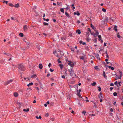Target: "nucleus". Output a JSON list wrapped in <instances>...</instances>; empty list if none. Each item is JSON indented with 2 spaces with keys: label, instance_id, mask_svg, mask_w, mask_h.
Instances as JSON below:
<instances>
[{
  "label": "nucleus",
  "instance_id": "obj_1",
  "mask_svg": "<svg viewBox=\"0 0 123 123\" xmlns=\"http://www.w3.org/2000/svg\"><path fill=\"white\" fill-rule=\"evenodd\" d=\"M18 67L19 70L24 71L25 69V68L22 64H19L18 65Z\"/></svg>",
  "mask_w": 123,
  "mask_h": 123
},
{
  "label": "nucleus",
  "instance_id": "obj_2",
  "mask_svg": "<svg viewBox=\"0 0 123 123\" xmlns=\"http://www.w3.org/2000/svg\"><path fill=\"white\" fill-rule=\"evenodd\" d=\"M67 63L68 65L71 67L70 69H72L73 68L72 67L74 66V63L71 62V61H68Z\"/></svg>",
  "mask_w": 123,
  "mask_h": 123
},
{
  "label": "nucleus",
  "instance_id": "obj_3",
  "mask_svg": "<svg viewBox=\"0 0 123 123\" xmlns=\"http://www.w3.org/2000/svg\"><path fill=\"white\" fill-rule=\"evenodd\" d=\"M72 69H69L70 76H76V74L74 73V72L72 70Z\"/></svg>",
  "mask_w": 123,
  "mask_h": 123
},
{
  "label": "nucleus",
  "instance_id": "obj_4",
  "mask_svg": "<svg viewBox=\"0 0 123 123\" xmlns=\"http://www.w3.org/2000/svg\"><path fill=\"white\" fill-rule=\"evenodd\" d=\"M7 56H9V58L8 60V61H9L12 60L14 58V57L10 54H8Z\"/></svg>",
  "mask_w": 123,
  "mask_h": 123
},
{
  "label": "nucleus",
  "instance_id": "obj_5",
  "mask_svg": "<svg viewBox=\"0 0 123 123\" xmlns=\"http://www.w3.org/2000/svg\"><path fill=\"white\" fill-rule=\"evenodd\" d=\"M13 80H10L7 81L5 83V85H7L9 83H10L12 82Z\"/></svg>",
  "mask_w": 123,
  "mask_h": 123
},
{
  "label": "nucleus",
  "instance_id": "obj_6",
  "mask_svg": "<svg viewBox=\"0 0 123 123\" xmlns=\"http://www.w3.org/2000/svg\"><path fill=\"white\" fill-rule=\"evenodd\" d=\"M28 26L27 25H24L23 27L24 30L25 31H26L28 29Z\"/></svg>",
  "mask_w": 123,
  "mask_h": 123
},
{
  "label": "nucleus",
  "instance_id": "obj_7",
  "mask_svg": "<svg viewBox=\"0 0 123 123\" xmlns=\"http://www.w3.org/2000/svg\"><path fill=\"white\" fill-rule=\"evenodd\" d=\"M118 74L119 77H121L123 76V74L122 72L120 70H118Z\"/></svg>",
  "mask_w": 123,
  "mask_h": 123
},
{
  "label": "nucleus",
  "instance_id": "obj_8",
  "mask_svg": "<svg viewBox=\"0 0 123 123\" xmlns=\"http://www.w3.org/2000/svg\"><path fill=\"white\" fill-rule=\"evenodd\" d=\"M95 57L98 60H100V58L99 56V55L98 54H96L95 55Z\"/></svg>",
  "mask_w": 123,
  "mask_h": 123
},
{
  "label": "nucleus",
  "instance_id": "obj_9",
  "mask_svg": "<svg viewBox=\"0 0 123 123\" xmlns=\"http://www.w3.org/2000/svg\"><path fill=\"white\" fill-rule=\"evenodd\" d=\"M98 97L100 99L102 98V93L101 92H100L98 95Z\"/></svg>",
  "mask_w": 123,
  "mask_h": 123
},
{
  "label": "nucleus",
  "instance_id": "obj_10",
  "mask_svg": "<svg viewBox=\"0 0 123 123\" xmlns=\"http://www.w3.org/2000/svg\"><path fill=\"white\" fill-rule=\"evenodd\" d=\"M14 96L15 97H17L18 96V94L17 92H15L14 93Z\"/></svg>",
  "mask_w": 123,
  "mask_h": 123
},
{
  "label": "nucleus",
  "instance_id": "obj_11",
  "mask_svg": "<svg viewBox=\"0 0 123 123\" xmlns=\"http://www.w3.org/2000/svg\"><path fill=\"white\" fill-rule=\"evenodd\" d=\"M43 65L42 64H40L39 65V68L40 69H42L43 68Z\"/></svg>",
  "mask_w": 123,
  "mask_h": 123
},
{
  "label": "nucleus",
  "instance_id": "obj_12",
  "mask_svg": "<svg viewBox=\"0 0 123 123\" xmlns=\"http://www.w3.org/2000/svg\"><path fill=\"white\" fill-rule=\"evenodd\" d=\"M95 69L97 71H99L100 70L99 69L97 66H95L94 67Z\"/></svg>",
  "mask_w": 123,
  "mask_h": 123
},
{
  "label": "nucleus",
  "instance_id": "obj_13",
  "mask_svg": "<svg viewBox=\"0 0 123 123\" xmlns=\"http://www.w3.org/2000/svg\"><path fill=\"white\" fill-rule=\"evenodd\" d=\"M65 15L68 17V18H69L70 17V16H69V14L67 12H65Z\"/></svg>",
  "mask_w": 123,
  "mask_h": 123
},
{
  "label": "nucleus",
  "instance_id": "obj_14",
  "mask_svg": "<svg viewBox=\"0 0 123 123\" xmlns=\"http://www.w3.org/2000/svg\"><path fill=\"white\" fill-rule=\"evenodd\" d=\"M59 66L60 67L61 69H62V68L63 67V65H62L61 64H59Z\"/></svg>",
  "mask_w": 123,
  "mask_h": 123
},
{
  "label": "nucleus",
  "instance_id": "obj_15",
  "mask_svg": "<svg viewBox=\"0 0 123 123\" xmlns=\"http://www.w3.org/2000/svg\"><path fill=\"white\" fill-rule=\"evenodd\" d=\"M114 30L116 31V32H117V26L116 25H115V26H114Z\"/></svg>",
  "mask_w": 123,
  "mask_h": 123
},
{
  "label": "nucleus",
  "instance_id": "obj_16",
  "mask_svg": "<svg viewBox=\"0 0 123 123\" xmlns=\"http://www.w3.org/2000/svg\"><path fill=\"white\" fill-rule=\"evenodd\" d=\"M76 32L79 34H80L81 33L80 31L79 30H78L76 31Z\"/></svg>",
  "mask_w": 123,
  "mask_h": 123
},
{
  "label": "nucleus",
  "instance_id": "obj_17",
  "mask_svg": "<svg viewBox=\"0 0 123 123\" xmlns=\"http://www.w3.org/2000/svg\"><path fill=\"white\" fill-rule=\"evenodd\" d=\"M33 83L32 82L30 83L29 84H28L27 86H28L29 87L30 86H32L33 85Z\"/></svg>",
  "mask_w": 123,
  "mask_h": 123
},
{
  "label": "nucleus",
  "instance_id": "obj_18",
  "mask_svg": "<svg viewBox=\"0 0 123 123\" xmlns=\"http://www.w3.org/2000/svg\"><path fill=\"white\" fill-rule=\"evenodd\" d=\"M74 15L76 14L78 16H79L80 15V13L78 12H77V13H76V12H74Z\"/></svg>",
  "mask_w": 123,
  "mask_h": 123
},
{
  "label": "nucleus",
  "instance_id": "obj_19",
  "mask_svg": "<svg viewBox=\"0 0 123 123\" xmlns=\"http://www.w3.org/2000/svg\"><path fill=\"white\" fill-rule=\"evenodd\" d=\"M29 108H27L26 109H23V111H29Z\"/></svg>",
  "mask_w": 123,
  "mask_h": 123
},
{
  "label": "nucleus",
  "instance_id": "obj_20",
  "mask_svg": "<svg viewBox=\"0 0 123 123\" xmlns=\"http://www.w3.org/2000/svg\"><path fill=\"white\" fill-rule=\"evenodd\" d=\"M19 35L21 37H23V34L22 33H20L19 34Z\"/></svg>",
  "mask_w": 123,
  "mask_h": 123
},
{
  "label": "nucleus",
  "instance_id": "obj_21",
  "mask_svg": "<svg viewBox=\"0 0 123 123\" xmlns=\"http://www.w3.org/2000/svg\"><path fill=\"white\" fill-rule=\"evenodd\" d=\"M14 7H19V4H16L14 6Z\"/></svg>",
  "mask_w": 123,
  "mask_h": 123
},
{
  "label": "nucleus",
  "instance_id": "obj_22",
  "mask_svg": "<svg viewBox=\"0 0 123 123\" xmlns=\"http://www.w3.org/2000/svg\"><path fill=\"white\" fill-rule=\"evenodd\" d=\"M60 11L61 12H62L63 13L64 12V10L63 8H61Z\"/></svg>",
  "mask_w": 123,
  "mask_h": 123
},
{
  "label": "nucleus",
  "instance_id": "obj_23",
  "mask_svg": "<svg viewBox=\"0 0 123 123\" xmlns=\"http://www.w3.org/2000/svg\"><path fill=\"white\" fill-rule=\"evenodd\" d=\"M91 27H92L93 29L94 30L95 28L94 27V26L92 24H91Z\"/></svg>",
  "mask_w": 123,
  "mask_h": 123
},
{
  "label": "nucleus",
  "instance_id": "obj_24",
  "mask_svg": "<svg viewBox=\"0 0 123 123\" xmlns=\"http://www.w3.org/2000/svg\"><path fill=\"white\" fill-rule=\"evenodd\" d=\"M95 34L97 35H98L99 34V33L98 31L95 30Z\"/></svg>",
  "mask_w": 123,
  "mask_h": 123
},
{
  "label": "nucleus",
  "instance_id": "obj_25",
  "mask_svg": "<svg viewBox=\"0 0 123 123\" xmlns=\"http://www.w3.org/2000/svg\"><path fill=\"white\" fill-rule=\"evenodd\" d=\"M36 117L37 119H41L42 118L40 116L39 117H38V116H36Z\"/></svg>",
  "mask_w": 123,
  "mask_h": 123
},
{
  "label": "nucleus",
  "instance_id": "obj_26",
  "mask_svg": "<svg viewBox=\"0 0 123 123\" xmlns=\"http://www.w3.org/2000/svg\"><path fill=\"white\" fill-rule=\"evenodd\" d=\"M60 59L59 58L57 60V61H58V63H61V61H60Z\"/></svg>",
  "mask_w": 123,
  "mask_h": 123
},
{
  "label": "nucleus",
  "instance_id": "obj_27",
  "mask_svg": "<svg viewBox=\"0 0 123 123\" xmlns=\"http://www.w3.org/2000/svg\"><path fill=\"white\" fill-rule=\"evenodd\" d=\"M43 24L44 25H49L48 23H46L45 22H44L43 23Z\"/></svg>",
  "mask_w": 123,
  "mask_h": 123
},
{
  "label": "nucleus",
  "instance_id": "obj_28",
  "mask_svg": "<svg viewBox=\"0 0 123 123\" xmlns=\"http://www.w3.org/2000/svg\"><path fill=\"white\" fill-rule=\"evenodd\" d=\"M113 95L114 96H116L117 95V93L116 92L113 93Z\"/></svg>",
  "mask_w": 123,
  "mask_h": 123
},
{
  "label": "nucleus",
  "instance_id": "obj_29",
  "mask_svg": "<svg viewBox=\"0 0 123 123\" xmlns=\"http://www.w3.org/2000/svg\"><path fill=\"white\" fill-rule=\"evenodd\" d=\"M43 19V20H44L46 21H47V22L49 20V19L48 18H47V19H46L45 18H44Z\"/></svg>",
  "mask_w": 123,
  "mask_h": 123
},
{
  "label": "nucleus",
  "instance_id": "obj_30",
  "mask_svg": "<svg viewBox=\"0 0 123 123\" xmlns=\"http://www.w3.org/2000/svg\"><path fill=\"white\" fill-rule=\"evenodd\" d=\"M117 37H118L119 38H120V37H121V36H120V35H119V33H118L117 34Z\"/></svg>",
  "mask_w": 123,
  "mask_h": 123
},
{
  "label": "nucleus",
  "instance_id": "obj_31",
  "mask_svg": "<svg viewBox=\"0 0 123 123\" xmlns=\"http://www.w3.org/2000/svg\"><path fill=\"white\" fill-rule=\"evenodd\" d=\"M96 84V83L95 82H94L92 84V86H95Z\"/></svg>",
  "mask_w": 123,
  "mask_h": 123
},
{
  "label": "nucleus",
  "instance_id": "obj_32",
  "mask_svg": "<svg viewBox=\"0 0 123 123\" xmlns=\"http://www.w3.org/2000/svg\"><path fill=\"white\" fill-rule=\"evenodd\" d=\"M98 37L99 38V40H100V39H101V36L100 35H99L98 36Z\"/></svg>",
  "mask_w": 123,
  "mask_h": 123
},
{
  "label": "nucleus",
  "instance_id": "obj_33",
  "mask_svg": "<svg viewBox=\"0 0 123 123\" xmlns=\"http://www.w3.org/2000/svg\"><path fill=\"white\" fill-rule=\"evenodd\" d=\"M9 6H10L12 7V6H14L13 5L12 3H9Z\"/></svg>",
  "mask_w": 123,
  "mask_h": 123
},
{
  "label": "nucleus",
  "instance_id": "obj_34",
  "mask_svg": "<svg viewBox=\"0 0 123 123\" xmlns=\"http://www.w3.org/2000/svg\"><path fill=\"white\" fill-rule=\"evenodd\" d=\"M103 76H104V77H105V72L104 71H103Z\"/></svg>",
  "mask_w": 123,
  "mask_h": 123
},
{
  "label": "nucleus",
  "instance_id": "obj_35",
  "mask_svg": "<svg viewBox=\"0 0 123 123\" xmlns=\"http://www.w3.org/2000/svg\"><path fill=\"white\" fill-rule=\"evenodd\" d=\"M102 11L104 12H105L106 11V9L104 8H102Z\"/></svg>",
  "mask_w": 123,
  "mask_h": 123
},
{
  "label": "nucleus",
  "instance_id": "obj_36",
  "mask_svg": "<svg viewBox=\"0 0 123 123\" xmlns=\"http://www.w3.org/2000/svg\"><path fill=\"white\" fill-rule=\"evenodd\" d=\"M80 58L81 59H82L83 60H84V57L83 56H81L80 57Z\"/></svg>",
  "mask_w": 123,
  "mask_h": 123
},
{
  "label": "nucleus",
  "instance_id": "obj_37",
  "mask_svg": "<svg viewBox=\"0 0 123 123\" xmlns=\"http://www.w3.org/2000/svg\"><path fill=\"white\" fill-rule=\"evenodd\" d=\"M86 40L87 41L89 42V41L91 40V39L88 37L87 38Z\"/></svg>",
  "mask_w": 123,
  "mask_h": 123
},
{
  "label": "nucleus",
  "instance_id": "obj_38",
  "mask_svg": "<svg viewBox=\"0 0 123 123\" xmlns=\"http://www.w3.org/2000/svg\"><path fill=\"white\" fill-rule=\"evenodd\" d=\"M49 116V114L48 113H47L45 114V117H48Z\"/></svg>",
  "mask_w": 123,
  "mask_h": 123
},
{
  "label": "nucleus",
  "instance_id": "obj_39",
  "mask_svg": "<svg viewBox=\"0 0 123 123\" xmlns=\"http://www.w3.org/2000/svg\"><path fill=\"white\" fill-rule=\"evenodd\" d=\"M97 39L96 38L94 40V43H96L97 41Z\"/></svg>",
  "mask_w": 123,
  "mask_h": 123
},
{
  "label": "nucleus",
  "instance_id": "obj_40",
  "mask_svg": "<svg viewBox=\"0 0 123 123\" xmlns=\"http://www.w3.org/2000/svg\"><path fill=\"white\" fill-rule=\"evenodd\" d=\"M82 114H84V115H85V114L86 113V112L85 111H82Z\"/></svg>",
  "mask_w": 123,
  "mask_h": 123
},
{
  "label": "nucleus",
  "instance_id": "obj_41",
  "mask_svg": "<svg viewBox=\"0 0 123 123\" xmlns=\"http://www.w3.org/2000/svg\"><path fill=\"white\" fill-rule=\"evenodd\" d=\"M98 90L99 91H100L101 90V88L100 86L98 87Z\"/></svg>",
  "mask_w": 123,
  "mask_h": 123
},
{
  "label": "nucleus",
  "instance_id": "obj_42",
  "mask_svg": "<svg viewBox=\"0 0 123 123\" xmlns=\"http://www.w3.org/2000/svg\"><path fill=\"white\" fill-rule=\"evenodd\" d=\"M3 3H6V4H7L8 3V1H5V0H3Z\"/></svg>",
  "mask_w": 123,
  "mask_h": 123
},
{
  "label": "nucleus",
  "instance_id": "obj_43",
  "mask_svg": "<svg viewBox=\"0 0 123 123\" xmlns=\"http://www.w3.org/2000/svg\"><path fill=\"white\" fill-rule=\"evenodd\" d=\"M37 75L36 74H34L33 75H32L31 77H35V76H37Z\"/></svg>",
  "mask_w": 123,
  "mask_h": 123
},
{
  "label": "nucleus",
  "instance_id": "obj_44",
  "mask_svg": "<svg viewBox=\"0 0 123 123\" xmlns=\"http://www.w3.org/2000/svg\"><path fill=\"white\" fill-rule=\"evenodd\" d=\"M114 84L116 85H117V81H116L115 82Z\"/></svg>",
  "mask_w": 123,
  "mask_h": 123
},
{
  "label": "nucleus",
  "instance_id": "obj_45",
  "mask_svg": "<svg viewBox=\"0 0 123 123\" xmlns=\"http://www.w3.org/2000/svg\"><path fill=\"white\" fill-rule=\"evenodd\" d=\"M54 70L53 69H52L51 68H50V71L51 72H53V71H54Z\"/></svg>",
  "mask_w": 123,
  "mask_h": 123
},
{
  "label": "nucleus",
  "instance_id": "obj_46",
  "mask_svg": "<svg viewBox=\"0 0 123 123\" xmlns=\"http://www.w3.org/2000/svg\"><path fill=\"white\" fill-rule=\"evenodd\" d=\"M110 110L111 112H112L113 111V110L112 108L110 109Z\"/></svg>",
  "mask_w": 123,
  "mask_h": 123
},
{
  "label": "nucleus",
  "instance_id": "obj_47",
  "mask_svg": "<svg viewBox=\"0 0 123 123\" xmlns=\"http://www.w3.org/2000/svg\"><path fill=\"white\" fill-rule=\"evenodd\" d=\"M105 19L107 21H108V18L107 17H106Z\"/></svg>",
  "mask_w": 123,
  "mask_h": 123
},
{
  "label": "nucleus",
  "instance_id": "obj_48",
  "mask_svg": "<svg viewBox=\"0 0 123 123\" xmlns=\"http://www.w3.org/2000/svg\"><path fill=\"white\" fill-rule=\"evenodd\" d=\"M51 120L52 121H53L54 120V118H51Z\"/></svg>",
  "mask_w": 123,
  "mask_h": 123
},
{
  "label": "nucleus",
  "instance_id": "obj_49",
  "mask_svg": "<svg viewBox=\"0 0 123 123\" xmlns=\"http://www.w3.org/2000/svg\"><path fill=\"white\" fill-rule=\"evenodd\" d=\"M55 55L57 57H59V56L57 54H56Z\"/></svg>",
  "mask_w": 123,
  "mask_h": 123
},
{
  "label": "nucleus",
  "instance_id": "obj_50",
  "mask_svg": "<svg viewBox=\"0 0 123 123\" xmlns=\"http://www.w3.org/2000/svg\"><path fill=\"white\" fill-rule=\"evenodd\" d=\"M114 85V84L113 83H111L110 84V86H113Z\"/></svg>",
  "mask_w": 123,
  "mask_h": 123
},
{
  "label": "nucleus",
  "instance_id": "obj_51",
  "mask_svg": "<svg viewBox=\"0 0 123 123\" xmlns=\"http://www.w3.org/2000/svg\"><path fill=\"white\" fill-rule=\"evenodd\" d=\"M100 99V102H102V99L101 98V99Z\"/></svg>",
  "mask_w": 123,
  "mask_h": 123
},
{
  "label": "nucleus",
  "instance_id": "obj_52",
  "mask_svg": "<svg viewBox=\"0 0 123 123\" xmlns=\"http://www.w3.org/2000/svg\"><path fill=\"white\" fill-rule=\"evenodd\" d=\"M79 42L80 44H81L83 42L82 41H80Z\"/></svg>",
  "mask_w": 123,
  "mask_h": 123
},
{
  "label": "nucleus",
  "instance_id": "obj_53",
  "mask_svg": "<svg viewBox=\"0 0 123 123\" xmlns=\"http://www.w3.org/2000/svg\"><path fill=\"white\" fill-rule=\"evenodd\" d=\"M51 65V63H50L49 64V65H48V66L49 68H50V67Z\"/></svg>",
  "mask_w": 123,
  "mask_h": 123
},
{
  "label": "nucleus",
  "instance_id": "obj_54",
  "mask_svg": "<svg viewBox=\"0 0 123 123\" xmlns=\"http://www.w3.org/2000/svg\"><path fill=\"white\" fill-rule=\"evenodd\" d=\"M93 35L95 37H96V36H97L98 35H97L95 33V34H94Z\"/></svg>",
  "mask_w": 123,
  "mask_h": 123
},
{
  "label": "nucleus",
  "instance_id": "obj_55",
  "mask_svg": "<svg viewBox=\"0 0 123 123\" xmlns=\"http://www.w3.org/2000/svg\"><path fill=\"white\" fill-rule=\"evenodd\" d=\"M88 31H89L90 32H91V31L90 28H88Z\"/></svg>",
  "mask_w": 123,
  "mask_h": 123
},
{
  "label": "nucleus",
  "instance_id": "obj_56",
  "mask_svg": "<svg viewBox=\"0 0 123 123\" xmlns=\"http://www.w3.org/2000/svg\"><path fill=\"white\" fill-rule=\"evenodd\" d=\"M60 54L61 55H64L63 53L61 52H60Z\"/></svg>",
  "mask_w": 123,
  "mask_h": 123
},
{
  "label": "nucleus",
  "instance_id": "obj_57",
  "mask_svg": "<svg viewBox=\"0 0 123 123\" xmlns=\"http://www.w3.org/2000/svg\"><path fill=\"white\" fill-rule=\"evenodd\" d=\"M113 89V88L111 87L110 88V89L111 90H111Z\"/></svg>",
  "mask_w": 123,
  "mask_h": 123
},
{
  "label": "nucleus",
  "instance_id": "obj_58",
  "mask_svg": "<svg viewBox=\"0 0 123 123\" xmlns=\"http://www.w3.org/2000/svg\"><path fill=\"white\" fill-rule=\"evenodd\" d=\"M77 94L78 96H79L80 95V93L78 92L77 93Z\"/></svg>",
  "mask_w": 123,
  "mask_h": 123
},
{
  "label": "nucleus",
  "instance_id": "obj_59",
  "mask_svg": "<svg viewBox=\"0 0 123 123\" xmlns=\"http://www.w3.org/2000/svg\"><path fill=\"white\" fill-rule=\"evenodd\" d=\"M35 88H36V89L38 91L39 90V88L38 87H36Z\"/></svg>",
  "mask_w": 123,
  "mask_h": 123
},
{
  "label": "nucleus",
  "instance_id": "obj_60",
  "mask_svg": "<svg viewBox=\"0 0 123 123\" xmlns=\"http://www.w3.org/2000/svg\"><path fill=\"white\" fill-rule=\"evenodd\" d=\"M11 19L12 20H14V18L13 17H12L11 18Z\"/></svg>",
  "mask_w": 123,
  "mask_h": 123
},
{
  "label": "nucleus",
  "instance_id": "obj_61",
  "mask_svg": "<svg viewBox=\"0 0 123 123\" xmlns=\"http://www.w3.org/2000/svg\"><path fill=\"white\" fill-rule=\"evenodd\" d=\"M111 68L112 70H114V68L113 67H112Z\"/></svg>",
  "mask_w": 123,
  "mask_h": 123
},
{
  "label": "nucleus",
  "instance_id": "obj_62",
  "mask_svg": "<svg viewBox=\"0 0 123 123\" xmlns=\"http://www.w3.org/2000/svg\"><path fill=\"white\" fill-rule=\"evenodd\" d=\"M49 104V101H47L46 103V104Z\"/></svg>",
  "mask_w": 123,
  "mask_h": 123
},
{
  "label": "nucleus",
  "instance_id": "obj_63",
  "mask_svg": "<svg viewBox=\"0 0 123 123\" xmlns=\"http://www.w3.org/2000/svg\"><path fill=\"white\" fill-rule=\"evenodd\" d=\"M106 46V43H104V46Z\"/></svg>",
  "mask_w": 123,
  "mask_h": 123
},
{
  "label": "nucleus",
  "instance_id": "obj_64",
  "mask_svg": "<svg viewBox=\"0 0 123 123\" xmlns=\"http://www.w3.org/2000/svg\"><path fill=\"white\" fill-rule=\"evenodd\" d=\"M33 103H36V101L35 100H34L33 101Z\"/></svg>",
  "mask_w": 123,
  "mask_h": 123
}]
</instances>
